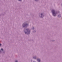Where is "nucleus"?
<instances>
[{"mask_svg": "<svg viewBox=\"0 0 62 62\" xmlns=\"http://www.w3.org/2000/svg\"><path fill=\"white\" fill-rule=\"evenodd\" d=\"M52 12L53 13V16H56V13L55 12V11H54V10H52Z\"/></svg>", "mask_w": 62, "mask_h": 62, "instance_id": "nucleus-1", "label": "nucleus"}, {"mask_svg": "<svg viewBox=\"0 0 62 62\" xmlns=\"http://www.w3.org/2000/svg\"><path fill=\"white\" fill-rule=\"evenodd\" d=\"M26 31L27 32H25V34H29L30 33V31L28 29H26Z\"/></svg>", "mask_w": 62, "mask_h": 62, "instance_id": "nucleus-2", "label": "nucleus"}, {"mask_svg": "<svg viewBox=\"0 0 62 62\" xmlns=\"http://www.w3.org/2000/svg\"><path fill=\"white\" fill-rule=\"evenodd\" d=\"M24 23L23 24V25H24L25 26H27V24H25L24 25Z\"/></svg>", "mask_w": 62, "mask_h": 62, "instance_id": "nucleus-3", "label": "nucleus"}, {"mask_svg": "<svg viewBox=\"0 0 62 62\" xmlns=\"http://www.w3.org/2000/svg\"><path fill=\"white\" fill-rule=\"evenodd\" d=\"M37 61L39 62H40V60L39 59H37Z\"/></svg>", "mask_w": 62, "mask_h": 62, "instance_id": "nucleus-4", "label": "nucleus"}, {"mask_svg": "<svg viewBox=\"0 0 62 62\" xmlns=\"http://www.w3.org/2000/svg\"><path fill=\"white\" fill-rule=\"evenodd\" d=\"M58 17H61V15H59L58 16Z\"/></svg>", "mask_w": 62, "mask_h": 62, "instance_id": "nucleus-5", "label": "nucleus"}, {"mask_svg": "<svg viewBox=\"0 0 62 62\" xmlns=\"http://www.w3.org/2000/svg\"><path fill=\"white\" fill-rule=\"evenodd\" d=\"M15 62H18V61L17 60H16V61Z\"/></svg>", "mask_w": 62, "mask_h": 62, "instance_id": "nucleus-6", "label": "nucleus"}, {"mask_svg": "<svg viewBox=\"0 0 62 62\" xmlns=\"http://www.w3.org/2000/svg\"><path fill=\"white\" fill-rule=\"evenodd\" d=\"M1 51H3V49H2H2H1Z\"/></svg>", "mask_w": 62, "mask_h": 62, "instance_id": "nucleus-7", "label": "nucleus"}, {"mask_svg": "<svg viewBox=\"0 0 62 62\" xmlns=\"http://www.w3.org/2000/svg\"><path fill=\"white\" fill-rule=\"evenodd\" d=\"M42 14H41V16H42Z\"/></svg>", "mask_w": 62, "mask_h": 62, "instance_id": "nucleus-8", "label": "nucleus"}, {"mask_svg": "<svg viewBox=\"0 0 62 62\" xmlns=\"http://www.w3.org/2000/svg\"><path fill=\"white\" fill-rule=\"evenodd\" d=\"M19 1H22V0H18Z\"/></svg>", "mask_w": 62, "mask_h": 62, "instance_id": "nucleus-9", "label": "nucleus"}, {"mask_svg": "<svg viewBox=\"0 0 62 62\" xmlns=\"http://www.w3.org/2000/svg\"><path fill=\"white\" fill-rule=\"evenodd\" d=\"M1 44H0V46H1Z\"/></svg>", "mask_w": 62, "mask_h": 62, "instance_id": "nucleus-10", "label": "nucleus"}, {"mask_svg": "<svg viewBox=\"0 0 62 62\" xmlns=\"http://www.w3.org/2000/svg\"><path fill=\"white\" fill-rule=\"evenodd\" d=\"M0 52H1V51L0 50Z\"/></svg>", "mask_w": 62, "mask_h": 62, "instance_id": "nucleus-11", "label": "nucleus"}, {"mask_svg": "<svg viewBox=\"0 0 62 62\" xmlns=\"http://www.w3.org/2000/svg\"><path fill=\"white\" fill-rule=\"evenodd\" d=\"M41 18H42V17H41Z\"/></svg>", "mask_w": 62, "mask_h": 62, "instance_id": "nucleus-12", "label": "nucleus"}]
</instances>
